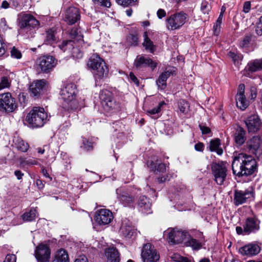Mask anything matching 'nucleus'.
Here are the masks:
<instances>
[{
    "instance_id": "49",
    "label": "nucleus",
    "mask_w": 262,
    "mask_h": 262,
    "mask_svg": "<svg viewBox=\"0 0 262 262\" xmlns=\"http://www.w3.org/2000/svg\"><path fill=\"white\" fill-rule=\"evenodd\" d=\"M10 83L9 79L6 77H3L1 79L0 82V90L10 86Z\"/></svg>"
},
{
    "instance_id": "59",
    "label": "nucleus",
    "mask_w": 262,
    "mask_h": 262,
    "mask_svg": "<svg viewBox=\"0 0 262 262\" xmlns=\"http://www.w3.org/2000/svg\"><path fill=\"white\" fill-rule=\"evenodd\" d=\"M251 9V3L249 1L245 2L243 6V11L245 13H248Z\"/></svg>"
},
{
    "instance_id": "12",
    "label": "nucleus",
    "mask_w": 262,
    "mask_h": 262,
    "mask_svg": "<svg viewBox=\"0 0 262 262\" xmlns=\"http://www.w3.org/2000/svg\"><path fill=\"white\" fill-rule=\"evenodd\" d=\"M186 19V14L183 12L172 14L166 19V27L170 30L179 29L185 23Z\"/></svg>"
},
{
    "instance_id": "3",
    "label": "nucleus",
    "mask_w": 262,
    "mask_h": 262,
    "mask_svg": "<svg viewBox=\"0 0 262 262\" xmlns=\"http://www.w3.org/2000/svg\"><path fill=\"white\" fill-rule=\"evenodd\" d=\"M87 66L93 72L97 82L103 80L107 76L108 68L99 55H92L88 61Z\"/></svg>"
},
{
    "instance_id": "6",
    "label": "nucleus",
    "mask_w": 262,
    "mask_h": 262,
    "mask_svg": "<svg viewBox=\"0 0 262 262\" xmlns=\"http://www.w3.org/2000/svg\"><path fill=\"white\" fill-rule=\"evenodd\" d=\"M19 30H32L40 27V23L33 15L25 12L20 13L18 16Z\"/></svg>"
},
{
    "instance_id": "41",
    "label": "nucleus",
    "mask_w": 262,
    "mask_h": 262,
    "mask_svg": "<svg viewBox=\"0 0 262 262\" xmlns=\"http://www.w3.org/2000/svg\"><path fill=\"white\" fill-rule=\"evenodd\" d=\"M184 245L187 247H191L193 249H199L201 247V244L196 239L191 238L189 234V237L184 241Z\"/></svg>"
},
{
    "instance_id": "48",
    "label": "nucleus",
    "mask_w": 262,
    "mask_h": 262,
    "mask_svg": "<svg viewBox=\"0 0 262 262\" xmlns=\"http://www.w3.org/2000/svg\"><path fill=\"white\" fill-rule=\"evenodd\" d=\"M11 56L12 57L16 59H20L21 58V52L15 47H13L10 51Z\"/></svg>"
},
{
    "instance_id": "63",
    "label": "nucleus",
    "mask_w": 262,
    "mask_h": 262,
    "mask_svg": "<svg viewBox=\"0 0 262 262\" xmlns=\"http://www.w3.org/2000/svg\"><path fill=\"white\" fill-rule=\"evenodd\" d=\"M74 262H88L86 257L84 255H80L76 258Z\"/></svg>"
},
{
    "instance_id": "23",
    "label": "nucleus",
    "mask_w": 262,
    "mask_h": 262,
    "mask_svg": "<svg viewBox=\"0 0 262 262\" xmlns=\"http://www.w3.org/2000/svg\"><path fill=\"white\" fill-rule=\"evenodd\" d=\"M245 92V85L241 84L238 87V93L236 97V105L242 110H245L248 106V102L247 100Z\"/></svg>"
},
{
    "instance_id": "20",
    "label": "nucleus",
    "mask_w": 262,
    "mask_h": 262,
    "mask_svg": "<svg viewBox=\"0 0 262 262\" xmlns=\"http://www.w3.org/2000/svg\"><path fill=\"white\" fill-rule=\"evenodd\" d=\"M44 79L37 80L33 81L30 85L29 90L31 95L34 97H38L42 93L46 85Z\"/></svg>"
},
{
    "instance_id": "24",
    "label": "nucleus",
    "mask_w": 262,
    "mask_h": 262,
    "mask_svg": "<svg viewBox=\"0 0 262 262\" xmlns=\"http://www.w3.org/2000/svg\"><path fill=\"white\" fill-rule=\"evenodd\" d=\"M261 142L262 140L260 137L257 136H253L246 142L247 148L250 152L256 155Z\"/></svg>"
},
{
    "instance_id": "56",
    "label": "nucleus",
    "mask_w": 262,
    "mask_h": 262,
    "mask_svg": "<svg viewBox=\"0 0 262 262\" xmlns=\"http://www.w3.org/2000/svg\"><path fill=\"white\" fill-rule=\"evenodd\" d=\"M16 257L14 254H8L4 262H16Z\"/></svg>"
},
{
    "instance_id": "18",
    "label": "nucleus",
    "mask_w": 262,
    "mask_h": 262,
    "mask_svg": "<svg viewBox=\"0 0 262 262\" xmlns=\"http://www.w3.org/2000/svg\"><path fill=\"white\" fill-rule=\"evenodd\" d=\"M249 133H256L261 126V122L257 115H253L248 117L245 121Z\"/></svg>"
},
{
    "instance_id": "13",
    "label": "nucleus",
    "mask_w": 262,
    "mask_h": 262,
    "mask_svg": "<svg viewBox=\"0 0 262 262\" xmlns=\"http://www.w3.org/2000/svg\"><path fill=\"white\" fill-rule=\"evenodd\" d=\"M17 107L15 100L10 93L0 95V111L12 112Z\"/></svg>"
},
{
    "instance_id": "47",
    "label": "nucleus",
    "mask_w": 262,
    "mask_h": 262,
    "mask_svg": "<svg viewBox=\"0 0 262 262\" xmlns=\"http://www.w3.org/2000/svg\"><path fill=\"white\" fill-rule=\"evenodd\" d=\"M210 9V6L207 2L204 1L202 2L201 10L204 14H208Z\"/></svg>"
},
{
    "instance_id": "30",
    "label": "nucleus",
    "mask_w": 262,
    "mask_h": 262,
    "mask_svg": "<svg viewBox=\"0 0 262 262\" xmlns=\"http://www.w3.org/2000/svg\"><path fill=\"white\" fill-rule=\"evenodd\" d=\"M246 140L245 130L241 127H237L234 134V141L236 144L241 146L244 143Z\"/></svg>"
},
{
    "instance_id": "5",
    "label": "nucleus",
    "mask_w": 262,
    "mask_h": 262,
    "mask_svg": "<svg viewBox=\"0 0 262 262\" xmlns=\"http://www.w3.org/2000/svg\"><path fill=\"white\" fill-rule=\"evenodd\" d=\"M47 113L43 107H34L28 114L26 120L32 127H42L48 120Z\"/></svg>"
},
{
    "instance_id": "52",
    "label": "nucleus",
    "mask_w": 262,
    "mask_h": 262,
    "mask_svg": "<svg viewBox=\"0 0 262 262\" xmlns=\"http://www.w3.org/2000/svg\"><path fill=\"white\" fill-rule=\"evenodd\" d=\"M94 3L100 4L101 6L109 8L111 6L110 0H93Z\"/></svg>"
},
{
    "instance_id": "11",
    "label": "nucleus",
    "mask_w": 262,
    "mask_h": 262,
    "mask_svg": "<svg viewBox=\"0 0 262 262\" xmlns=\"http://www.w3.org/2000/svg\"><path fill=\"white\" fill-rule=\"evenodd\" d=\"M254 198V191L252 187H250L245 190H235L233 203L235 206H239L253 200Z\"/></svg>"
},
{
    "instance_id": "16",
    "label": "nucleus",
    "mask_w": 262,
    "mask_h": 262,
    "mask_svg": "<svg viewBox=\"0 0 262 262\" xmlns=\"http://www.w3.org/2000/svg\"><path fill=\"white\" fill-rule=\"evenodd\" d=\"M113 219V213L108 209H101L96 212L95 220L99 225H107L112 222Z\"/></svg>"
},
{
    "instance_id": "35",
    "label": "nucleus",
    "mask_w": 262,
    "mask_h": 262,
    "mask_svg": "<svg viewBox=\"0 0 262 262\" xmlns=\"http://www.w3.org/2000/svg\"><path fill=\"white\" fill-rule=\"evenodd\" d=\"M37 210L35 208H31L29 211L24 213L21 217L23 220L26 222H31L35 219L37 216Z\"/></svg>"
},
{
    "instance_id": "46",
    "label": "nucleus",
    "mask_w": 262,
    "mask_h": 262,
    "mask_svg": "<svg viewBox=\"0 0 262 262\" xmlns=\"http://www.w3.org/2000/svg\"><path fill=\"white\" fill-rule=\"evenodd\" d=\"M116 3L121 6L127 7L135 5L137 0H115Z\"/></svg>"
},
{
    "instance_id": "14",
    "label": "nucleus",
    "mask_w": 262,
    "mask_h": 262,
    "mask_svg": "<svg viewBox=\"0 0 262 262\" xmlns=\"http://www.w3.org/2000/svg\"><path fill=\"white\" fill-rule=\"evenodd\" d=\"M57 61L52 56H44L39 58L36 69L39 72H48L56 64Z\"/></svg>"
},
{
    "instance_id": "22",
    "label": "nucleus",
    "mask_w": 262,
    "mask_h": 262,
    "mask_svg": "<svg viewBox=\"0 0 262 262\" xmlns=\"http://www.w3.org/2000/svg\"><path fill=\"white\" fill-rule=\"evenodd\" d=\"M134 65L137 68L148 66L153 70L157 67V63L148 57L138 55L135 60Z\"/></svg>"
},
{
    "instance_id": "31",
    "label": "nucleus",
    "mask_w": 262,
    "mask_h": 262,
    "mask_svg": "<svg viewBox=\"0 0 262 262\" xmlns=\"http://www.w3.org/2000/svg\"><path fill=\"white\" fill-rule=\"evenodd\" d=\"M147 165L149 169L157 174L166 171V166L162 163H155L153 161H148Z\"/></svg>"
},
{
    "instance_id": "28",
    "label": "nucleus",
    "mask_w": 262,
    "mask_h": 262,
    "mask_svg": "<svg viewBox=\"0 0 262 262\" xmlns=\"http://www.w3.org/2000/svg\"><path fill=\"white\" fill-rule=\"evenodd\" d=\"M105 253L107 258V262L120 261L119 253L116 248H108L105 250Z\"/></svg>"
},
{
    "instance_id": "39",
    "label": "nucleus",
    "mask_w": 262,
    "mask_h": 262,
    "mask_svg": "<svg viewBox=\"0 0 262 262\" xmlns=\"http://www.w3.org/2000/svg\"><path fill=\"white\" fill-rule=\"evenodd\" d=\"M54 260H57V262H69L67 252L63 249L58 250L55 256Z\"/></svg>"
},
{
    "instance_id": "64",
    "label": "nucleus",
    "mask_w": 262,
    "mask_h": 262,
    "mask_svg": "<svg viewBox=\"0 0 262 262\" xmlns=\"http://www.w3.org/2000/svg\"><path fill=\"white\" fill-rule=\"evenodd\" d=\"M255 31L258 35L261 36L262 35V25H257Z\"/></svg>"
},
{
    "instance_id": "55",
    "label": "nucleus",
    "mask_w": 262,
    "mask_h": 262,
    "mask_svg": "<svg viewBox=\"0 0 262 262\" xmlns=\"http://www.w3.org/2000/svg\"><path fill=\"white\" fill-rule=\"evenodd\" d=\"M199 128L203 135L208 134L211 132V130L208 127L204 126L203 124H200Z\"/></svg>"
},
{
    "instance_id": "36",
    "label": "nucleus",
    "mask_w": 262,
    "mask_h": 262,
    "mask_svg": "<svg viewBox=\"0 0 262 262\" xmlns=\"http://www.w3.org/2000/svg\"><path fill=\"white\" fill-rule=\"evenodd\" d=\"M19 161L20 165L24 168L38 164L37 160L35 158L28 159L25 157H20L19 159Z\"/></svg>"
},
{
    "instance_id": "4",
    "label": "nucleus",
    "mask_w": 262,
    "mask_h": 262,
    "mask_svg": "<svg viewBox=\"0 0 262 262\" xmlns=\"http://www.w3.org/2000/svg\"><path fill=\"white\" fill-rule=\"evenodd\" d=\"M76 86L74 83H68L61 89L60 95L63 101L62 106L64 109L69 111L78 107V103L76 100Z\"/></svg>"
},
{
    "instance_id": "60",
    "label": "nucleus",
    "mask_w": 262,
    "mask_h": 262,
    "mask_svg": "<svg viewBox=\"0 0 262 262\" xmlns=\"http://www.w3.org/2000/svg\"><path fill=\"white\" fill-rule=\"evenodd\" d=\"M250 94H251V98L252 99H254L257 96V89L254 86H251L250 88Z\"/></svg>"
},
{
    "instance_id": "1",
    "label": "nucleus",
    "mask_w": 262,
    "mask_h": 262,
    "mask_svg": "<svg viewBox=\"0 0 262 262\" xmlns=\"http://www.w3.org/2000/svg\"><path fill=\"white\" fill-rule=\"evenodd\" d=\"M232 169L233 174L239 177L250 176L256 171L257 163L252 156L241 153L234 157Z\"/></svg>"
},
{
    "instance_id": "45",
    "label": "nucleus",
    "mask_w": 262,
    "mask_h": 262,
    "mask_svg": "<svg viewBox=\"0 0 262 262\" xmlns=\"http://www.w3.org/2000/svg\"><path fill=\"white\" fill-rule=\"evenodd\" d=\"M165 105L166 103L164 101H161L159 103L157 107L147 111V113L150 115H155L158 114L161 111V108L163 107V106Z\"/></svg>"
},
{
    "instance_id": "33",
    "label": "nucleus",
    "mask_w": 262,
    "mask_h": 262,
    "mask_svg": "<svg viewBox=\"0 0 262 262\" xmlns=\"http://www.w3.org/2000/svg\"><path fill=\"white\" fill-rule=\"evenodd\" d=\"M220 145L221 140L219 139L211 140L210 142L209 149L211 151H216L219 155H222L223 150L220 147Z\"/></svg>"
},
{
    "instance_id": "50",
    "label": "nucleus",
    "mask_w": 262,
    "mask_h": 262,
    "mask_svg": "<svg viewBox=\"0 0 262 262\" xmlns=\"http://www.w3.org/2000/svg\"><path fill=\"white\" fill-rule=\"evenodd\" d=\"M70 53L72 56L76 58H80L82 57V53L81 52L79 49L76 47H73Z\"/></svg>"
},
{
    "instance_id": "2",
    "label": "nucleus",
    "mask_w": 262,
    "mask_h": 262,
    "mask_svg": "<svg viewBox=\"0 0 262 262\" xmlns=\"http://www.w3.org/2000/svg\"><path fill=\"white\" fill-rule=\"evenodd\" d=\"M232 169L233 174L239 177L250 176L256 171L257 163L252 156L241 153L234 157Z\"/></svg>"
},
{
    "instance_id": "62",
    "label": "nucleus",
    "mask_w": 262,
    "mask_h": 262,
    "mask_svg": "<svg viewBox=\"0 0 262 262\" xmlns=\"http://www.w3.org/2000/svg\"><path fill=\"white\" fill-rule=\"evenodd\" d=\"M194 148L196 151H203L204 148V145L202 143L199 142L194 145Z\"/></svg>"
},
{
    "instance_id": "32",
    "label": "nucleus",
    "mask_w": 262,
    "mask_h": 262,
    "mask_svg": "<svg viewBox=\"0 0 262 262\" xmlns=\"http://www.w3.org/2000/svg\"><path fill=\"white\" fill-rule=\"evenodd\" d=\"M56 41L55 30L53 29H49L46 31L44 43L46 45H53Z\"/></svg>"
},
{
    "instance_id": "51",
    "label": "nucleus",
    "mask_w": 262,
    "mask_h": 262,
    "mask_svg": "<svg viewBox=\"0 0 262 262\" xmlns=\"http://www.w3.org/2000/svg\"><path fill=\"white\" fill-rule=\"evenodd\" d=\"M128 40L132 46H135L138 45V38L136 35H129L128 37Z\"/></svg>"
},
{
    "instance_id": "8",
    "label": "nucleus",
    "mask_w": 262,
    "mask_h": 262,
    "mask_svg": "<svg viewBox=\"0 0 262 262\" xmlns=\"http://www.w3.org/2000/svg\"><path fill=\"white\" fill-rule=\"evenodd\" d=\"M99 98L102 107L106 112L115 110L119 107L118 104L114 98L113 94L107 90H104L100 92Z\"/></svg>"
},
{
    "instance_id": "42",
    "label": "nucleus",
    "mask_w": 262,
    "mask_h": 262,
    "mask_svg": "<svg viewBox=\"0 0 262 262\" xmlns=\"http://www.w3.org/2000/svg\"><path fill=\"white\" fill-rule=\"evenodd\" d=\"M143 37L144 40L143 43V46L145 47L146 50H148L150 52L153 53L154 52V46L153 45V42L148 38V34L146 32L144 33Z\"/></svg>"
},
{
    "instance_id": "61",
    "label": "nucleus",
    "mask_w": 262,
    "mask_h": 262,
    "mask_svg": "<svg viewBox=\"0 0 262 262\" xmlns=\"http://www.w3.org/2000/svg\"><path fill=\"white\" fill-rule=\"evenodd\" d=\"M157 14L159 18L162 19L166 16V13L164 9H160L158 10Z\"/></svg>"
},
{
    "instance_id": "37",
    "label": "nucleus",
    "mask_w": 262,
    "mask_h": 262,
    "mask_svg": "<svg viewBox=\"0 0 262 262\" xmlns=\"http://www.w3.org/2000/svg\"><path fill=\"white\" fill-rule=\"evenodd\" d=\"M247 68L251 72H254L262 70V59L256 60L250 62Z\"/></svg>"
},
{
    "instance_id": "57",
    "label": "nucleus",
    "mask_w": 262,
    "mask_h": 262,
    "mask_svg": "<svg viewBox=\"0 0 262 262\" xmlns=\"http://www.w3.org/2000/svg\"><path fill=\"white\" fill-rule=\"evenodd\" d=\"M129 77L132 82L134 83L137 86L139 85V81L138 79L133 73L131 72L129 73Z\"/></svg>"
},
{
    "instance_id": "38",
    "label": "nucleus",
    "mask_w": 262,
    "mask_h": 262,
    "mask_svg": "<svg viewBox=\"0 0 262 262\" xmlns=\"http://www.w3.org/2000/svg\"><path fill=\"white\" fill-rule=\"evenodd\" d=\"M74 41L73 40H65L63 41L60 45H59L58 47L63 52L67 51L70 53L71 51L74 47Z\"/></svg>"
},
{
    "instance_id": "29",
    "label": "nucleus",
    "mask_w": 262,
    "mask_h": 262,
    "mask_svg": "<svg viewBox=\"0 0 262 262\" xmlns=\"http://www.w3.org/2000/svg\"><path fill=\"white\" fill-rule=\"evenodd\" d=\"M121 233L127 238H130L133 234V228L127 220H124L120 228Z\"/></svg>"
},
{
    "instance_id": "17",
    "label": "nucleus",
    "mask_w": 262,
    "mask_h": 262,
    "mask_svg": "<svg viewBox=\"0 0 262 262\" xmlns=\"http://www.w3.org/2000/svg\"><path fill=\"white\" fill-rule=\"evenodd\" d=\"M35 255L38 262H48L50 251L47 245L41 244L36 247Z\"/></svg>"
},
{
    "instance_id": "19",
    "label": "nucleus",
    "mask_w": 262,
    "mask_h": 262,
    "mask_svg": "<svg viewBox=\"0 0 262 262\" xmlns=\"http://www.w3.org/2000/svg\"><path fill=\"white\" fill-rule=\"evenodd\" d=\"M79 10L75 7L69 8L66 11L64 20L69 25H73L80 20Z\"/></svg>"
},
{
    "instance_id": "40",
    "label": "nucleus",
    "mask_w": 262,
    "mask_h": 262,
    "mask_svg": "<svg viewBox=\"0 0 262 262\" xmlns=\"http://www.w3.org/2000/svg\"><path fill=\"white\" fill-rule=\"evenodd\" d=\"M70 36L73 41H77L78 42L83 41V35L79 29L74 28L71 29L70 33Z\"/></svg>"
},
{
    "instance_id": "53",
    "label": "nucleus",
    "mask_w": 262,
    "mask_h": 262,
    "mask_svg": "<svg viewBox=\"0 0 262 262\" xmlns=\"http://www.w3.org/2000/svg\"><path fill=\"white\" fill-rule=\"evenodd\" d=\"M83 148L86 150H90L92 148V143L85 138L82 139Z\"/></svg>"
},
{
    "instance_id": "58",
    "label": "nucleus",
    "mask_w": 262,
    "mask_h": 262,
    "mask_svg": "<svg viewBox=\"0 0 262 262\" xmlns=\"http://www.w3.org/2000/svg\"><path fill=\"white\" fill-rule=\"evenodd\" d=\"M228 56L229 57L231 58L234 62L237 61L239 58L238 55H237L235 53L232 51H230L228 52Z\"/></svg>"
},
{
    "instance_id": "27",
    "label": "nucleus",
    "mask_w": 262,
    "mask_h": 262,
    "mask_svg": "<svg viewBox=\"0 0 262 262\" xmlns=\"http://www.w3.org/2000/svg\"><path fill=\"white\" fill-rule=\"evenodd\" d=\"M259 229V226L252 218H248L246 224L244 226V232L245 234H250Z\"/></svg>"
},
{
    "instance_id": "44",
    "label": "nucleus",
    "mask_w": 262,
    "mask_h": 262,
    "mask_svg": "<svg viewBox=\"0 0 262 262\" xmlns=\"http://www.w3.org/2000/svg\"><path fill=\"white\" fill-rule=\"evenodd\" d=\"M222 20L223 14L222 13H220V14L213 26L214 34L215 35H217L220 33Z\"/></svg>"
},
{
    "instance_id": "7",
    "label": "nucleus",
    "mask_w": 262,
    "mask_h": 262,
    "mask_svg": "<svg viewBox=\"0 0 262 262\" xmlns=\"http://www.w3.org/2000/svg\"><path fill=\"white\" fill-rule=\"evenodd\" d=\"M164 235L168 243L173 245L184 244V241L189 237V233L187 231L177 228L168 229L164 232Z\"/></svg>"
},
{
    "instance_id": "34",
    "label": "nucleus",
    "mask_w": 262,
    "mask_h": 262,
    "mask_svg": "<svg viewBox=\"0 0 262 262\" xmlns=\"http://www.w3.org/2000/svg\"><path fill=\"white\" fill-rule=\"evenodd\" d=\"M15 146L19 150L22 152H26L29 148V144L25 142L22 139L17 138L13 140Z\"/></svg>"
},
{
    "instance_id": "26",
    "label": "nucleus",
    "mask_w": 262,
    "mask_h": 262,
    "mask_svg": "<svg viewBox=\"0 0 262 262\" xmlns=\"http://www.w3.org/2000/svg\"><path fill=\"white\" fill-rule=\"evenodd\" d=\"M176 71L174 67H170L166 69V70L162 73L159 77L158 79L156 81V83L158 87L161 89H164L166 85V80L168 78L172 75Z\"/></svg>"
},
{
    "instance_id": "43",
    "label": "nucleus",
    "mask_w": 262,
    "mask_h": 262,
    "mask_svg": "<svg viewBox=\"0 0 262 262\" xmlns=\"http://www.w3.org/2000/svg\"><path fill=\"white\" fill-rule=\"evenodd\" d=\"M178 107L180 111L184 114H187L189 110V103L185 100L182 99L178 102Z\"/></svg>"
},
{
    "instance_id": "21",
    "label": "nucleus",
    "mask_w": 262,
    "mask_h": 262,
    "mask_svg": "<svg viewBox=\"0 0 262 262\" xmlns=\"http://www.w3.org/2000/svg\"><path fill=\"white\" fill-rule=\"evenodd\" d=\"M260 251V247L256 244L251 243L239 249V252L243 255L252 256L258 254Z\"/></svg>"
},
{
    "instance_id": "15",
    "label": "nucleus",
    "mask_w": 262,
    "mask_h": 262,
    "mask_svg": "<svg viewBox=\"0 0 262 262\" xmlns=\"http://www.w3.org/2000/svg\"><path fill=\"white\" fill-rule=\"evenodd\" d=\"M117 198L124 206H132L135 202V195L128 190L118 188L116 190Z\"/></svg>"
},
{
    "instance_id": "25",
    "label": "nucleus",
    "mask_w": 262,
    "mask_h": 262,
    "mask_svg": "<svg viewBox=\"0 0 262 262\" xmlns=\"http://www.w3.org/2000/svg\"><path fill=\"white\" fill-rule=\"evenodd\" d=\"M138 206L139 210L143 213H151V203L150 199L145 195L140 196L138 200Z\"/></svg>"
},
{
    "instance_id": "10",
    "label": "nucleus",
    "mask_w": 262,
    "mask_h": 262,
    "mask_svg": "<svg viewBox=\"0 0 262 262\" xmlns=\"http://www.w3.org/2000/svg\"><path fill=\"white\" fill-rule=\"evenodd\" d=\"M141 256L143 262H158L160 257L159 252L150 243L143 245Z\"/></svg>"
},
{
    "instance_id": "9",
    "label": "nucleus",
    "mask_w": 262,
    "mask_h": 262,
    "mask_svg": "<svg viewBox=\"0 0 262 262\" xmlns=\"http://www.w3.org/2000/svg\"><path fill=\"white\" fill-rule=\"evenodd\" d=\"M211 170L215 182L218 185H223L227 176L226 164L223 162L213 163L211 164Z\"/></svg>"
},
{
    "instance_id": "54",
    "label": "nucleus",
    "mask_w": 262,
    "mask_h": 262,
    "mask_svg": "<svg viewBox=\"0 0 262 262\" xmlns=\"http://www.w3.org/2000/svg\"><path fill=\"white\" fill-rule=\"evenodd\" d=\"M251 40V35H246L243 38V40L241 41L240 43V46L242 47H247L249 44L250 41Z\"/></svg>"
}]
</instances>
